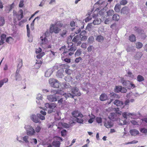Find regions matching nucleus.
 Wrapping results in <instances>:
<instances>
[{
  "label": "nucleus",
  "instance_id": "7",
  "mask_svg": "<svg viewBox=\"0 0 147 147\" xmlns=\"http://www.w3.org/2000/svg\"><path fill=\"white\" fill-rule=\"evenodd\" d=\"M72 114L73 117H71L70 119V120L72 121V120L74 119V118H77L79 116L80 117H83V115L81 113L79 112H78V111H73L72 112Z\"/></svg>",
  "mask_w": 147,
  "mask_h": 147
},
{
  "label": "nucleus",
  "instance_id": "31",
  "mask_svg": "<svg viewBox=\"0 0 147 147\" xmlns=\"http://www.w3.org/2000/svg\"><path fill=\"white\" fill-rule=\"evenodd\" d=\"M116 115V114L115 113H111L109 116V119L111 120H113V121H114V119H116V118L115 117Z\"/></svg>",
  "mask_w": 147,
  "mask_h": 147
},
{
  "label": "nucleus",
  "instance_id": "51",
  "mask_svg": "<svg viewBox=\"0 0 147 147\" xmlns=\"http://www.w3.org/2000/svg\"><path fill=\"white\" fill-rule=\"evenodd\" d=\"M110 96L112 98H117L118 97V95L115 93L112 92L111 93Z\"/></svg>",
  "mask_w": 147,
  "mask_h": 147
},
{
  "label": "nucleus",
  "instance_id": "59",
  "mask_svg": "<svg viewBox=\"0 0 147 147\" xmlns=\"http://www.w3.org/2000/svg\"><path fill=\"white\" fill-rule=\"evenodd\" d=\"M27 30V35L28 37L30 36V30L29 28V26L28 24L26 25Z\"/></svg>",
  "mask_w": 147,
  "mask_h": 147
},
{
  "label": "nucleus",
  "instance_id": "29",
  "mask_svg": "<svg viewBox=\"0 0 147 147\" xmlns=\"http://www.w3.org/2000/svg\"><path fill=\"white\" fill-rule=\"evenodd\" d=\"M14 3H13L11 5L7 6L5 9V10L8 12H9L13 7Z\"/></svg>",
  "mask_w": 147,
  "mask_h": 147
},
{
  "label": "nucleus",
  "instance_id": "50",
  "mask_svg": "<svg viewBox=\"0 0 147 147\" xmlns=\"http://www.w3.org/2000/svg\"><path fill=\"white\" fill-rule=\"evenodd\" d=\"M57 106L56 104L55 103H52L50 104L49 109H53L55 108Z\"/></svg>",
  "mask_w": 147,
  "mask_h": 147
},
{
  "label": "nucleus",
  "instance_id": "2",
  "mask_svg": "<svg viewBox=\"0 0 147 147\" xmlns=\"http://www.w3.org/2000/svg\"><path fill=\"white\" fill-rule=\"evenodd\" d=\"M28 136H33L35 135V131L33 127L30 125H26L24 127Z\"/></svg>",
  "mask_w": 147,
  "mask_h": 147
},
{
  "label": "nucleus",
  "instance_id": "28",
  "mask_svg": "<svg viewBox=\"0 0 147 147\" xmlns=\"http://www.w3.org/2000/svg\"><path fill=\"white\" fill-rule=\"evenodd\" d=\"M63 92L61 90L57 91L56 90H52L51 91V93L53 94H60L62 95L63 94Z\"/></svg>",
  "mask_w": 147,
  "mask_h": 147
},
{
  "label": "nucleus",
  "instance_id": "39",
  "mask_svg": "<svg viewBox=\"0 0 147 147\" xmlns=\"http://www.w3.org/2000/svg\"><path fill=\"white\" fill-rule=\"evenodd\" d=\"M121 82L123 86H129L130 82L129 81L122 80Z\"/></svg>",
  "mask_w": 147,
  "mask_h": 147
},
{
  "label": "nucleus",
  "instance_id": "57",
  "mask_svg": "<svg viewBox=\"0 0 147 147\" xmlns=\"http://www.w3.org/2000/svg\"><path fill=\"white\" fill-rule=\"evenodd\" d=\"M96 120L98 123H100L102 122V119L100 117H97L96 118Z\"/></svg>",
  "mask_w": 147,
  "mask_h": 147
},
{
  "label": "nucleus",
  "instance_id": "8",
  "mask_svg": "<svg viewBox=\"0 0 147 147\" xmlns=\"http://www.w3.org/2000/svg\"><path fill=\"white\" fill-rule=\"evenodd\" d=\"M65 93H63V96H59V99H57L58 100V104L59 105H61L62 104L63 102L64 101H65V100L67 99V98L68 97H66L65 96Z\"/></svg>",
  "mask_w": 147,
  "mask_h": 147
},
{
  "label": "nucleus",
  "instance_id": "20",
  "mask_svg": "<svg viewBox=\"0 0 147 147\" xmlns=\"http://www.w3.org/2000/svg\"><path fill=\"white\" fill-rule=\"evenodd\" d=\"M129 133L132 136H136L138 134L139 132L138 130L136 129H132L130 130Z\"/></svg>",
  "mask_w": 147,
  "mask_h": 147
},
{
  "label": "nucleus",
  "instance_id": "3",
  "mask_svg": "<svg viewBox=\"0 0 147 147\" xmlns=\"http://www.w3.org/2000/svg\"><path fill=\"white\" fill-rule=\"evenodd\" d=\"M49 83L50 85L55 88H59L60 83L57 80L54 78H51L49 80Z\"/></svg>",
  "mask_w": 147,
  "mask_h": 147
},
{
  "label": "nucleus",
  "instance_id": "42",
  "mask_svg": "<svg viewBox=\"0 0 147 147\" xmlns=\"http://www.w3.org/2000/svg\"><path fill=\"white\" fill-rule=\"evenodd\" d=\"M5 23V22L4 17L0 16V26H3Z\"/></svg>",
  "mask_w": 147,
  "mask_h": 147
},
{
  "label": "nucleus",
  "instance_id": "23",
  "mask_svg": "<svg viewBox=\"0 0 147 147\" xmlns=\"http://www.w3.org/2000/svg\"><path fill=\"white\" fill-rule=\"evenodd\" d=\"M8 79L7 78H4L0 80V88L2 87L4 83H6L8 82Z\"/></svg>",
  "mask_w": 147,
  "mask_h": 147
},
{
  "label": "nucleus",
  "instance_id": "41",
  "mask_svg": "<svg viewBox=\"0 0 147 147\" xmlns=\"http://www.w3.org/2000/svg\"><path fill=\"white\" fill-rule=\"evenodd\" d=\"M144 78L143 76L141 75H138L137 77V80L139 82H141L143 81L144 80Z\"/></svg>",
  "mask_w": 147,
  "mask_h": 147
},
{
  "label": "nucleus",
  "instance_id": "56",
  "mask_svg": "<svg viewBox=\"0 0 147 147\" xmlns=\"http://www.w3.org/2000/svg\"><path fill=\"white\" fill-rule=\"evenodd\" d=\"M55 25L58 27L61 28L63 26V24L60 22H57L56 23Z\"/></svg>",
  "mask_w": 147,
  "mask_h": 147
},
{
  "label": "nucleus",
  "instance_id": "13",
  "mask_svg": "<svg viewBox=\"0 0 147 147\" xmlns=\"http://www.w3.org/2000/svg\"><path fill=\"white\" fill-rule=\"evenodd\" d=\"M75 124V122L74 121H72L70 120L69 124H67L66 123H63V126L66 128H68L71 126H72Z\"/></svg>",
  "mask_w": 147,
  "mask_h": 147
},
{
  "label": "nucleus",
  "instance_id": "32",
  "mask_svg": "<svg viewBox=\"0 0 147 147\" xmlns=\"http://www.w3.org/2000/svg\"><path fill=\"white\" fill-rule=\"evenodd\" d=\"M42 63V62L40 60H36L35 66L36 68H38L40 67Z\"/></svg>",
  "mask_w": 147,
  "mask_h": 147
},
{
  "label": "nucleus",
  "instance_id": "40",
  "mask_svg": "<svg viewBox=\"0 0 147 147\" xmlns=\"http://www.w3.org/2000/svg\"><path fill=\"white\" fill-rule=\"evenodd\" d=\"M114 13V11L113 10H109L107 12V15L108 16H111Z\"/></svg>",
  "mask_w": 147,
  "mask_h": 147
},
{
  "label": "nucleus",
  "instance_id": "26",
  "mask_svg": "<svg viewBox=\"0 0 147 147\" xmlns=\"http://www.w3.org/2000/svg\"><path fill=\"white\" fill-rule=\"evenodd\" d=\"M53 71L52 69H49L45 73V76L46 77H49L52 73Z\"/></svg>",
  "mask_w": 147,
  "mask_h": 147
},
{
  "label": "nucleus",
  "instance_id": "44",
  "mask_svg": "<svg viewBox=\"0 0 147 147\" xmlns=\"http://www.w3.org/2000/svg\"><path fill=\"white\" fill-rule=\"evenodd\" d=\"M92 24V23L88 24L86 27V29L89 31L93 27Z\"/></svg>",
  "mask_w": 147,
  "mask_h": 147
},
{
  "label": "nucleus",
  "instance_id": "60",
  "mask_svg": "<svg viewBox=\"0 0 147 147\" xmlns=\"http://www.w3.org/2000/svg\"><path fill=\"white\" fill-rule=\"evenodd\" d=\"M127 3L126 0H122L120 2V5H124Z\"/></svg>",
  "mask_w": 147,
  "mask_h": 147
},
{
  "label": "nucleus",
  "instance_id": "21",
  "mask_svg": "<svg viewBox=\"0 0 147 147\" xmlns=\"http://www.w3.org/2000/svg\"><path fill=\"white\" fill-rule=\"evenodd\" d=\"M42 96L41 94H39L37 95L36 97V102L38 104H40V100H42Z\"/></svg>",
  "mask_w": 147,
  "mask_h": 147
},
{
  "label": "nucleus",
  "instance_id": "9",
  "mask_svg": "<svg viewBox=\"0 0 147 147\" xmlns=\"http://www.w3.org/2000/svg\"><path fill=\"white\" fill-rule=\"evenodd\" d=\"M13 15L16 17L18 20H21L23 17V11L22 9H20L19 11V14H17L16 11H13Z\"/></svg>",
  "mask_w": 147,
  "mask_h": 147
},
{
  "label": "nucleus",
  "instance_id": "1",
  "mask_svg": "<svg viewBox=\"0 0 147 147\" xmlns=\"http://www.w3.org/2000/svg\"><path fill=\"white\" fill-rule=\"evenodd\" d=\"M71 92L72 94H71L69 93H65V95L66 97H70L72 98H74L75 96H80L81 95V93H80L79 91L78 88L76 87H72Z\"/></svg>",
  "mask_w": 147,
  "mask_h": 147
},
{
  "label": "nucleus",
  "instance_id": "6",
  "mask_svg": "<svg viewBox=\"0 0 147 147\" xmlns=\"http://www.w3.org/2000/svg\"><path fill=\"white\" fill-rule=\"evenodd\" d=\"M104 122L105 126L107 128H111L113 126V123L110 120L107 118H105Z\"/></svg>",
  "mask_w": 147,
  "mask_h": 147
},
{
  "label": "nucleus",
  "instance_id": "43",
  "mask_svg": "<svg viewBox=\"0 0 147 147\" xmlns=\"http://www.w3.org/2000/svg\"><path fill=\"white\" fill-rule=\"evenodd\" d=\"M136 46L137 48L139 49L141 48L142 47L143 44L141 42H138L136 43Z\"/></svg>",
  "mask_w": 147,
  "mask_h": 147
},
{
  "label": "nucleus",
  "instance_id": "34",
  "mask_svg": "<svg viewBox=\"0 0 147 147\" xmlns=\"http://www.w3.org/2000/svg\"><path fill=\"white\" fill-rule=\"evenodd\" d=\"M80 38L81 37L80 35H77L74 37L72 41L74 42H77L79 40Z\"/></svg>",
  "mask_w": 147,
  "mask_h": 147
},
{
  "label": "nucleus",
  "instance_id": "16",
  "mask_svg": "<svg viewBox=\"0 0 147 147\" xmlns=\"http://www.w3.org/2000/svg\"><path fill=\"white\" fill-rule=\"evenodd\" d=\"M19 70H18V69L17 70L16 73L15 78V80L16 81H19L21 80L22 79V77L19 73Z\"/></svg>",
  "mask_w": 147,
  "mask_h": 147
},
{
  "label": "nucleus",
  "instance_id": "10",
  "mask_svg": "<svg viewBox=\"0 0 147 147\" xmlns=\"http://www.w3.org/2000/svg\"><path fill=\"white\" fill-rule=\"evenodd\" d=\"M59 96L56 95L55 96L52 95H50L47 96V99L51 102L56 101L57 99H59Z\"/></svg>",
  "mask_w": 147,
  "mask_h": 147
},
{
  "label": "nucleus",
  "instance_id": "14",
  "mask_svg": "<svg viewBox=\"0 0 147 147\" xmlns=\"http://www.w3.org/2000/svg\"><path fill=\"white\" fill-rule=\"evenodd\" d=\"M76 49L77 48L76 47H70L68 51L66 50H65L62 54H63V55H64L65 53H67L69 52V51H71L74 53V52L76 50Z\"/></svg>",
  "mask_w": 147,
  "mask_h": 147
},
{
  "label": "nucleus",
  "instance_id": "47",
  "mask_svg": "<svg viewBox=\"0 0 147 147\" xmlns=\"http://www.w3.org/2000/svg\"><path fill=\"white\" fill-rule=\"evenodd\" d=\"M41 127L39 125H37L36 127L35 128V134L36 133H39L41 130Z\"/></svg>",
  "mask_w": 147,
  "mask_h": 147
},
{
  "label": "nucleus",
  "instance_id": "25",
  "mask_svg": "<svg viewBox=\"0 0 147 147\" xmlns=\"http://www.w3.org/2000/svg\"><path fill=\"white\" fill-rule=\"evenodd\" d=\"M60 142L57 140H54L52 143L53 146L55 147H60Z\"/></svg>",
  "mask_w": 147,
  "mask_h": 147
},
{
  "label": "nucleus",
  "instance_id": "53",
  "mask_svg": "<svg viewBox=\"0 0 147 147\" xmlns=\"http://www.w3.org/2000/svg\"><path fill=\"white\" fill-rule=\"evenodd\" d=\"M37 116L38 118L42 120H44L45 119V117L44 116L42 115H41L40 114H37Z\"/></svg>",
  "mask_w": 147,
  "mask_h": 147
},
{
  "label": "nucleus",
  "instance_id": "63",
  "mask_svg": "<svg viewBox=\"0 0 147 147\" xmlns=\"http://www.w3.org/2000/svg\"><path fill=\"white\" fill-rule=\"evenodd\" d=\"M6 35L4 34H3L1 36V39L2 41H4L6 38Z\"/></svg>",
  "mask_w": 147,
  "mask_h": 147
},
{
  "label": "nucleus",
  "instance_id": "5",
  "mask_svg": "<svg viewBox=\"0 0 147 147\" xmlns=\"http://www.w3.org/2000/svg\"><path fill=\"white\" fill-rule=\"evenodd\" d=\"M55 24H52L50 27V31L51 33L54 32L55 34H57L59 33L61 29L59 27L55 26Z\"/></svg>",
  "mask_w": 147,
  "mask_h": 147
},
{
  "label": "nucleus",
  "instance_id": "38",
  "mask_svg": "<svg viewBox=\"0 0 147 147\" xmlns=\"http://www.w3.org/2000/svg\"><path fill=\"white\" fill-rule=\"evenodd\" d=\"M104 39L103 37L101 35H99L97 36L96 40L99 42H101Z\"/></svg>",
  "mask_w": 147,
  "mask_h": 147
},
{
  "label": "nucleus",
  "instance_id": "62",
  "mask_svg": "<svg viewBox=\"0 0 147 147\" xmlns=\"http://www.w3.org/2000/svg\"><path fill=\"white\" fill-rule=\"evenodd\" d=\"M131 123L134 125H138V123L134 120H132L131 121Z\"/></svg>",
  "mask_w": 147,
  "mask_h": 147
},
{
  "label": "nucleus",
  "instance_id": "4",
  "mask_svg": "<svg viewBox=\"0 0 147 147\" xmlns=\"http://www.w3.org/2000/svg\"><path fill=\"white\" fill-rule=\"evenodd\" d=\"M122 116L126 119L127 118V116L134 119H136L137 118L136 114L134 113H129L127 112H125L123 113Z\"/></svg>",
  "mask_w": 147,
  "mask_h": 147
},
{
  "label": "nucleus",
  "instance_id": "17",
  "mask_svg": "<svg viewBox=\"0 0 147 147\" xmlns=\"http://www.w3.org/2000/svg\"><path fill=\"white\" fill-rule=\"evenodd\" d=\"M24 142L27 145V146L28 147H30L29 142L28 140L29 136L27 135H26L22 138Z\"/></svg>",
  "mask_w": 147,
  "mask_h": 147
},
{
  "label": "nucleus",
  "instance_id": "35",
  "mask_svg": "<svg viewBox=\"0 0 147 147\" xmlns=\"http://www.w3.org/2000/svg\"><path fill=\"white\" fill-rule=\"evenodd\" d=\"M142 56V53L141 52H137L136 55L134 56L135 58L136 59H140Z\"/></svg>",
  "mask_w": 147,
  "mask_h": 147
},
{
  "label": "nucleus",
  "instance_id": "22",
  "mask_svg": "<svg viewBox=\"0 0 147 147\" xmlns=\"http://www.w3.org/2000/svg\"><path fill=\"white\" fill-rule=\"evenodd\" d=\"M63 30L60 33V35L63 37L66 36V35L67 33V30L65 28H63Z\"/></svg>",
  "mask_w": 147,
  "mask_h": 147
},
{
  "label": "nucleus",
  "instance_id": "15",
  "mask_svg": "<svg viewBox=\"0 0 147 147\" xmlns=\"http://www.w3.org/2000/svg\"><path fill=\"white\" fill-rule=\"evenodd\" d=\"M40 40L41 41H40V43L41 45L46 44L48 42V40L47 38H46L45 35L44 36H41L40 37Z\"/></svg>",
  "mask_w": 147,
  "mask_h": 147
},
{
  "label": "nucleus",
  "instance_id": "18",
  "mask_svg": "<svg viewBox=\"0 0 147 147\" xmlns=\"http://www.w3.org/2000/svg\"><path fill=\"white\" fill-rule=\"evenodd\" d=\"M83 117H80L79 116L76 117L74 118V119L72 120V121H74L76 122V121H77V122L80 123H82L84 122V120L83 119Z\"/></svg>",
  "mask_w": 147,
  "mask_h": 147
},
{
  "label": "nucleus",
  "instance_id": "19",
  "mask_svg": "<svg viewBox=\"0 0 147 147\" xmlns=\"http://www.w3.org/2000/svg\"><path fill=\"white\" fill-rule=\"evenodd\" d=\"M63 70H59L57 71L56 74V76L59 78H62L64 76L63 74Z\"/></svg>",
  "mask_w": 147,
  "mask_h": 147
},
{
  "label": "nucleus",
  "instance_id": "58",
  "mask_svg": "<svg viewBox=\"0 0 147 147\" xmlns=\"http://www.w3.org/2000/svg\"><path fill=\"white\" fill-rule=\"evenodd\" d=\"M93 49L94 47L92 46H90L88 47L87 49L88 52H91L93 50Z\"/></svg>",
  "mask_w": 147,
  "mask_h": 147
},
{
  "label": "nucleus",
  "instance_id": "55",
  "mask_svg": "<svg viewBox=\"0 0 147 147\" xmlns=\"http://www.w3.org/2000/svg\"><path fill=\"white\" fill-rule=\"evenodd\" d=\"M37 55H36V57L38 59H40L44 55L45 53L44 52H42L40 53H38Z\"/></svg>",
  "mask_w": 147,
  "mask_h": 147
},
{
  "label": "nucleus",
  "instance_id": "30",
  "mask_svg": "<svg viewBox=\"0 0 147 147\" xmlns=\"http://www.w3.org/2000/svg\"><path fill=\"white\" fill-rule=\"evenodd\" d=\"M121 13L127 14L128 12V8L126 7H124L121 10Z\"/></svg>",
  "mask_w": 147,
  "mask_h": 147
},
{
  "label": "nucleus",
  "instance_id": "48",
  "mask_svg": "<svg viewBox=\"0 0 147 147\" xmlns=\"http://www.w3.org/2000/svg\"><path fill=\"white\" fill-rule=\"evenodd\" d=\"M13 39L11 37H7L6 39V42L9 43H11L13 41Z\"/></svg>",
  "mask_w": 147,
  "mask_h": 147
},
{
  "label": "nucleus",
  "instance_id": "64",
  "mask_svg": "<svg viewBox=\"0 0 147 147\" xmlns=\"http://www.w3.org/2000/svg\"><path fill=\"white\" fill-rule=\"evenodd\" d=\"M62 59L65 62H66L67 63H69L71 62V59L69 58H65L64 59H62V57H61Z\"/></svg>",
  "mask_w": 147,
  "mask_h": 147
},
{
  "label": "nucleus",
  "instance_id": "52",
  "mask_svg": "<svg viewBox=\"0 0 147 147\" xmlns=\"http://www.w3.org/2000/svg\"><path fill=\"white\" fill-rule=\"evenodd\" d=\"M112 21V19L111 18H109L106 19L105 22V24H109L111 23Z\"/></svg>",
  "mask_w": 147,
  "mask_h": 147
},
{
  "label": "nucleus",
  "instance_id": "33",
  "mask_svg": "<svg viewBox=\"0 0 147 147\" xmlns=\"http://www.w3.org/2000/svg\"><path fill=\"white\" fill-rule=\"evenodd\" d=\"M121 5L119 4H117L114 7V10L117 12H119L120 11Z\"/></svg>",
  "mask_w": 147,
  "mask_h": 147
},
{
  "label": "nucleus",
  "instance_id": "36",
  "mask_svg": "<svg viewBox=\"0 0 147 147\" xmlns=\"http://www.w3.org/2000/svg\"><path fill=\"white\" fill-rule=\"evenodd\" d=\"M129 40L131 42H134L136 41V38L134 34H131L129 37Z\"/></svg>",
  "mask_w": 147,
  "mask_h": 147
},
{
  "label": "nucleus",
  "instance_id": "46",
  "mask_svg": "<svg viewBox=\"0 0 147 147\" xmlns=\"http://www.w3.org/2000/svg\"><path fill=\"white\" fill-rule=\"evenodd\" d=\"M82 51H81V49H78L76 52L75 53V57H77L79 56L81 54Z\"/></svg>",
  "mask_w": 147,
  "mask_h": 147
},
{
  "label": "nucleus",
  "instance_id": "24",
  "mask_svg": "<svg viewBox=\"0 0 147 147\" xmlns=\"http://www.w3.org/2000/svg\"><path fill=\"white\" fill-rule=\"evenodd\" d=\"M101 22V20L100 19L96 18L93 20L92 24L94 25H98L100 24Z\"/></svg>",
  "mask_w": 147,
  "mask_h": 147
},
{
  "label": "nucleus",
  "instance_id": "11",
  "mask_svg": "<svg viewBox=\"0 0 147 147\" xmlns=\"http://www.w3.org/2000/svg\"><path fill=\"white\" fill-rule=\"evenodd\" d=\"M114 104L119 108H123L124 107L123 102L119 100H116L114 102Z\"/></svg>",
  "mask_w": 147,
  "mask_h": 147
},
{
  "label": "nucleus",
  "instance_id": "12",
  "mask_svg": "<svg viewBox=\"0 0 147 147\" xmlns=\"http://www.w3.org/2000/svg\"><path fill=\"white\" fill-rule=\"evenodd\" d=\"M30 118L34 122L37 123H40L41 122L39 120L38 118L37 115L34 114H32L30 116Z\"/></svg>",
  "mask_w": 147,
  "mask_h": 147
},
{
  "label": "nucleus",
  "instance_id": "49",
  "mask_svg": "<svg viewBox=\"0 0 147 147\" xmlns=\"http://www.w3.org/2000/svg\"><path fill=\"white\" fill-rule=\"evenodd\" d=\"M30 143L32 144L36 145L37 143V140L36 138H32L31 139Z\"/></svg>",
  "mask_w": 147,
  "mask_h": 147
},
{
  "label": "nucleus",
  "instance_id": "37",
  "mask_svg": "<svg viewBox=\"0 0 147 147\" xmlns=\"http://www.w3.org/2000/svg\"><path fill=\"white\" fill-rule=\"evenodd\" d=\"M120 19L119 16L117 14H113V20L118 21Z\"/></svg>",
  "mask_w": 147,
  "mask_h": 147
},
{
  "label": "nucleus",
  "instance_id": "45",
  "mask_svg": "<svg viewBox=\"0 0 147 147\" xmlns=\"http://www.w3.org/2000/svg\"><path fill=\"white\" fill-rule=\"evenodd\" d=\"M121 86H116L114 89V91L117 93L121 92Z\"/></svg>",
  "mask_w": 147,
  "mask_h": 147
},
{
  "label": "nucleus",
  "instance_id": "27",
  "mask_svg": "<svg viewBox=\"0 0 147 147\" xmlns=\"http://www.w3.org/2000/svg\"><path fill=\"white\" fill-rule=\"evenodd\" d=\"M107 96L105 94H102L100 97V100L103 101L107 99Z\"/></svg>",
  "mask_w": 147,
  "mask_h": 147
},
{
  "label": "nucleus",
  "instance_id": "54",
  "mask_svg": "<svg viewBox=\"0 0 147 147\" xmlns=\"http://www.w3.org/2000/svg\"><path fill=\"white\" fill-rule=\"evenodd\" d=\"M94 40V38L93 36L90 37L88 40V42L90 44L92 43L93 42Z\"/></svg>",
  "mask_w": 147,
  "mask_h": 147
},
{
  "label": "nucleus",
  "instance_id": "61",
  "mask_svg": "<svg viewBox=\"0 0 147 147\" xmlns=\"http://www.w3.org/2000/svg\"><path fill=\"white\" fill-rule=\"evenodd\" d=\"M65 72L67 74L70 75L71 74L72 72V71L71 69H66L65 70Z\"/></svg>",
  "mask_w": 147,
  "mask_h": 147
}]
</instances>
